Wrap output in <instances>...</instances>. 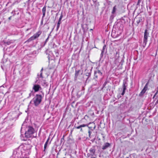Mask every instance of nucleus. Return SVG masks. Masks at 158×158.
Returning a JSON list of instances; mask_svg holds the SVG:
<instances>
[{"label":"nucleus","instance_id":"c85d7f7f","mask_svg":"<svg viewBox=\"0 0 158 158\" xmlns=\"http://www.w3.org/2000/svg\"><path fill=\"white\" fill-rule=\"evenodd\" d=\"M88 118V116L87 115H85L84 118Z\"/></svg>","mask_w":158,"mask_h":158},{"label":"nucleus","instance_id":"58836bf2","mask_svg":"<svg viewBox=\"0 0 158 158\" xmlns=\"http://www.w3.org/2000/svg\"><path fill=\"white\" fill-rule=\"evenodd\" d=\"M29 30V29H27V31H28Z\"/></svg>","mask_w":158,"mask_h":158},{"label":"nucleus","instance_id":"b1692460","mask_svg":"<svg viewBox=\"0 0 158 158\" xmlns=\"http://www.w3.org/2000/svg\"><path fill=\"white\" fill-rule=\"evenodd\" d=\"M60 22H59L58 21V23H57V27L58 28L60 26Z\"/></svg>","mask_w":158,"mask_h":158},{"label":"nucleus","instance_id":"f8f14e48","mask_svg":"<svg viewBox=\"0 0 158 158\" xmlns=\"http://www.w3.org/2000/svg\"><path fill=\"white\" fill-rule=\"evenodd\" d=\"M135 20L136 22L137 25H138L142 21V19L141 18H136L135 19Z\"/></svg>","mask_w":158,"mask_h":158},{"label":"nucleus","instance_id":"f704fd0d","mask_svg":"<svg viewBox=\"0 0 158 158\" xmlns=\"http://www.w3.org/2000/svg\"><path fill=\"white\" fill-rule=\"evenodd\" d=\"M91 123H94V122H90L89 123V124Z\"/></svg>","mask_w":158,"mask_h":158},{"label":"nucleus","instance_id":"c9c22d12","mask_svg":"<svg viewBox=\"0 0 158 158\" xmlns=\"http://www.w3.org/2000/svg\"><path fill=\"white\" fill-rule=\"evenodd\" d=\"M20 158H29L28 157H21Z\"/></svg>","mask_w":158,"mask_h":158},{"label":"nucleus","instance_id":"4468645a","mask_svg":"<svg viewBox=\"0 0 158 158\" xmlns=\"http://www.w3.org/2000/svg\"><path fill=\"white\" fill-rule=\"evenodd\" d=\"M80 71V70L76 71L75 76V80H77V77Z\"/></svg>","mask_w":158,"mask_h":158},{"label":"nucleus","instance_id":"aec40b11","mask_svg":"<svg viewBox=\"0 0 158 158\" xmlns=\"http://www.w3.org/2000/svg\"><path fill=\"white\" fill-rule=\"evenodd\" d=\"M106 48V45H104L103 47V49H102V51H103L104 52L105 49Z\"/></svg>","mask_w":158,"mask_h":158},{"label":"nucleus","instance_id":"37998d69","mask_svg":"<svg viewBox=\"0 0 158 158\" xmlns=\"http://www.w3.org/2000/svg\"><path fill=\"white\" fill-rule=\"evenodd\" d=\"M29 1H30V0H28Z\"/></svg>","mask_w":158,"mask_h":158},{"label":"nucleus","instance_id":"f03ea898","mask_svg":"<svg viewBox=\"0 0 158 158\" xmlns=\"http://www.w3.org/2000/svg\"><path fill=\"white\" fill-rule=\"evenodd\" d=\"M35 130L33 127L29 126L27 131L25 133V137L27 138L31 137L32 135L34 133Z\"/></svg>","mask_w":158,"mask_h":158},{"label":"nucleus","instance_id":"2f4dec72","mask_svg":"<svg viewBox=\"0 0 158 158\" xmlns=\"http://www.w3.org/2000/svg\"><path fill=\"white\" fill-rule=\"evenodd\" d=\"M80 131L81 132H82L83 131V130H82V129L81 128H80Z\"/></svg>","mask_w":158,"mask_h":158},{"label":"nucleus","instance_id":"0eeeda50","mask_svg":"<svg viewBox=\"0 0 158 158\" xmlns=\"http://www.w3.org/2000/svg\"><path fill=\"white\" fill-rule=\"evenodd\" d=\"M102 75V73L99 70H97L94 72V75L96 78H97L99 76H101Z\"/></svg>","mask_w":158,"mask_h":158},{"label":"nucleus","instance_id":"2eb2a0df","mask_svg":"<svg viewBox=\"0 0 158 158\" xmlns=\"http://www.w3.org/2000/svg\"><path fill=\"white\" fill-rule=\"evenodd\" d=\"M43 68H42V69L41 70V71H40L41 73L40 74V76H39L38 75L37 78H38V80L39 79V78H43V77L42 76V71L43 70Z\"/></svg>","mask_w":158,"mask_h":158},{"label":"nucleus","instance_id":"72a5a7b5","mask_svg":"<svg viewBox=\"0 0 158 158\" xmlns=\"http://www.w3.org/2000/svg\"><path fill=\"white\" fill-rule=\"evenodd\" d=\"M157 102H158V100H157L156 101V103H155V104H156V103H157Z\"/></svg>","mask_w":158,"mask_h":158},{"label":"nucleus","instance_id":"cd10ccee","mask_svg":"<svg viewBox=\"0 0 158 158\" xmlns=\"http://www.w3.org/2000/svg\"><path fill=\"white\" fill-rule=\"evenodd\" d=\"M88 133H89V136H90V135H91V132L90 131H88Z\"/></svg>","mask_w":158,"mask_h":158},{"label":"nucleus","instance_id":"4be33fe9","mask_svg":"<svg viewBox=\"0 0 158 158\" xmlns=\"http://www.w3.org/2000/svg\"><path fill=\"white\" fill-rule=\"evenodd\" d=\"M55 52L56 56H58L59 55V53H58V52L57 51H55Z\"/></svg>","mask_w":158,"mask_h":158},{"label":"nucleus","instance_id":"393cba45","mask_svg":"<svg viewBox=\"0 0 158 158\" xmlns=\"http://www.w3.org/2000/svg\"><path fill=\"white\" fill-rule=\"evenodd\" d=\"M75 128H76L77 129H80V128H81V126H77V127H75Z\"/></svg>","mask_w":158,"mask_h":158},{"label":"nucleus","instance_id":"a878e982","mask_svg":"<svg viewBox=\"0 0 158 158\" xmlns=\"http://www.w3.org/2000/svg\"><path fill=\"white\" fill-rule=\"evenodd\" d=\"M33 95V94L32 93V92H31L29 94V97H30L31 95Z\"/></svg>","mask_w":158,"mask_h":158},{"label":"nucleus","instance_id":"7c9ffc66","mask_svg":"<svg viewBox=\"0 0 158 158\" xmlns=\"http://www.w3.org/2000/svg\"><path fill=\"white\" fill-rule=\"evenodd\" d=\"M11 17H12L11 16L10 17L8 18V19H9V20H11Z\"/></svg>","mask_w":158,"mask_h":158},{"label":"nucleus","instance_id":"4c0bfd02","mask_svg":"<svg viewBox=\"0 0 158 158\" xmlns=\"http://www.w3.org/2000/svg\"><path fill=\"white\" fill-rule=\"evenodd\" d=\"M91 158H95V157H92Z\"/></svg>","mask_w":158,"mask_h":158},{"label":"nucleus","instance_id":"412c9836","mask_svg":"<svg viewBox=\"0 0 158 158\" xmlns=\"http://www.w3.org/2000/svg\"><path fill=\"white\" fill-rule=\"evenodd\" d=\"M62 17H63V16L62 15H61V16H60V17L59 19V22H61V20L62 19Z\"/></svg>","mask_w":158,"mask_h":158},{"label":"nucleus","instance_id":"5701e85b","mask_svg":"<svg viewBox=\"0 0 158 158\" xmlns=\"http://www.w3.org/2000/svg\"><path fill=\"white\" fill-rule=\"evenodd\" d=\"M104 52L103 51H102V52L100 55V57H102L103 56L104 54Z\"/></svg>","mask_w":158,"mask_h":158},{"label":"nucleus","instance_id":"dca6fc26","mask_svg":"<svg viewBox=\"0 0 158 158\" xmlns=\"http://www.w3.org/2000/svg\"><path fill=\"white\" fill-rule=\"evenodd\" d=\"M116 10L117 8H116V6H114V7L113 8V10L112 12V13L113 14H114L116 12Z\"/></svg>","mask_w":158,"mask_h":158},{"label":"nucleus","instance_id":"39448f33","mask_svg":"<svg viewBox=\"0 0 158 158\" xmlns=\"http://www.w3.org/2000/svg\"><path fill=\"white\" fill-rule=\"evenodd\" d=\"M32 89L35 92H37L39 90L41 89L40 86L38 84H35L33 85Z\"/></svg>","mask_w":158,"mask_h":158},{"label":"nucleus","instance_id":"a19ab883","mask_svg":"<svg viewBox=\"0 0 158 158\" xmlns=\"http://www.w3.org/2000/svg\"><path fill=\"white\" fill-rule=\"evenodd\" d=\"M156 55H157V52H156Z\"/></svg>","mask_w":158,"mask_h":158},{"label":"nucleus","instance_id":"f257e3e1","mask_svg":"<svg viewBox=\"0 0 158 158\" xmlns=\"http://www.w3.org/2000/svg\"><path fill=\"white\" fill-rule=\"evenodd\" d=\"M42 97L41 95L36 94L35 96L30 101V103L33 104L35 106H37L41 102Z\"/></svg>","mask_w":158,"mask_h":158},{"label":"nucleus","instance_id":"79ce46f5","mask_svg":"<svg viewBox=\"0 0 158 158\" xmlns=\"http://www.w3.org/2000/svg\"><path fill=\"white\" fill-rule=\"evenodd\" d=\"M1 22H0V24H1Z\"/></svg>","mask_w":158,"mask_h":158},{"label":"nucleus","instance_id":"f3484780","mask_svg":"<svg viewBox=\"0 0 158 158\" xmlns=\"http://www.w3.org/2000/svg\"><path fill=\"white\" fill-rule=\"evenodd\" d=\"M123 89H126L127 85H126V83L125 82H123Z\"/></svg>","mask_w":158,"mask_h":158},{"label":"nucleus","instance_id":"a211bd4d","mask_svg":"<svg viewBox=\"0 0 158 158\" xmlns=\"http://www.w3.org/2000/svg\"><path fill=\"white\" fill-rule=\"evenodd\" d=\"M81 128H82V127H84L86 126H88V125L87 124H83L80 125Z\"/></svg>","mask_w":158,"mask_h":158},{"label":"nucleus","instance_id":"20e7f679","mask_svg":"<svg viewBox=\"0 0 158 158\" xmlns=\"http://www.w3.org/2000/svg\"><path fill=\"white\" fill-rule=\"evenodd\" d=\"M149 33L147 30H145L144 34L143 44L144 46H146L147 42L148 37L149 36Z\"/></svg>","mask_w":158,"mask_h":158},{"label":"nucleus","instance_id":"423d86ee","mask_svg":"<svg viewBox=\"0 0 158 158\" xmlns=\"http://www.w3.org/2000/svg\"><path fill=\"white\" fill-rule=\"evenodd\" d=\"M90 154H88V156H89L90 155L93 156L95 154V149L94 148L92 147L89 150Z\"/></svg>","mask_w":158,"mask_h":158},{"label":"nucleus","instance_id":"9d476101","mask_svg":"<svg viewBox=\"0 0 158 158\" xmlns=\"http://www.w3.org/2000/svg\"><path fill=\"white\" fill-rule=\"evenodd\" d=\"M46 6H44V7H43V8L42 9V12H43V16L42 17V19H43L45 16L46 11Z\"/></svg>","mask_w":158,"mask_h":158},{"label":"nucleus","instance_id":"bb28decb","mask_svg":"<svg viewBox=\"0 0 158 158\" xmlns=\"http://www.w3.org/2000/svg\"><path fill=\"white\" fill-rule=\"evenodd\" d=\"M158 92V90H157L156 93L155 94V95L154 96V97H153V98H154L157 95V94Z\"/></svg>","mask_w":158,"mask_h":158},{"label":"nucleus","instance_id":"ddd939ff","mask_svg":"<svg viewBox=\"0 0 158 158\" xmlns=\"http://www.w3.org/2000/svg\"><path fill=\"white\" fill-rule=\"evenodd\" d=\"M49 139V138H48V139L47 140V141H46V143H45L44 144V151H45L47 145L48 143V142Z\"/></svg>","mask_w":158,"mask_h":158},{"label":"nucleus","instance_id":"473e14b6","mask_svg":"<svg viewBox=\"0 0 158 158\" xmlns=\"http://www.w3.org/2000/svg\"><path fill=\"white\" fill-rule=\"evenodd\" d=\"M141 0H138V3H140L141 2Z\"/></svg>","mask_w":158,"mask_h":158},{"label":"nucleus","instance_id":"ea45409f","mask_svg":"<svg viewBox=\"0 0 158 158\" xmlns=\"http://www.w3.org/2000/svg\"><path fill=\"white\" fill-rule=\"evenodd\" d=\"M95 125H94V128H95Z\"/></svg>","mask_w":158,"mask_h":158},{"label":"nucleus","instance_id":"7ed1b4c3","mask_svg":"<svg viewBox=\"0 0 158 158\" xmlns=\"http://www.w3.org/2000/svg\"><path fill=\"white\" fill-rule=\"evenodd\" d=\"M42 32L40 31H39L37 32L36 33L34 34V35L31 36L29 38L27 41V42H29L31 41L34 40L37 38H38L39 36L41 34Z\"/></svg>","mask_w":158,"mask_h":158},{"label":"nucleus","instance_id":"c756f323","mask_svg":"<svg viewBox=\"0 0 158 158\" xmlns=\"http://www.w3.org/2000/svg\"><path fill=\"white\" fill-rule=\"evenodd\" d=\"M48 38L46 39V40H45V43H46L47 42V41H48Z\"/></svg>","mask_w":158,"mask_h":158},{"label":"nucleus","instance_id":"6ab92c4d","mask_svg":"<svg viewBox=\"0 0 158 158\" xmlns=\"http://www.w3.org/2000/svg\"><path fill=\"white\" fill-rule=\"evenodd\" d=\"M126 89H123V91L122 93L121 94L122 95H123L125 93V92Z\"/></svg>","mask_w":158,"mask_h":158},{"label":"nucleus","instance_id":"e433bc0d","mask_svg":"<svg viewBox=\"0 0 158 158\" xmlns=\"http://www.w3.org/2000/svg\"><path fill=\"white\" fill-rule=\"evenodd\" d=\"M126 158H131V157H126Z\"/></svg>","mask_w":158,"mask_h":158},{"label":"nucleus","instance_id":"9b49d317","mask_svg":"<svg viewBox=\"0 0 158 158\" xmlns=\"http://www.w3.org/2000/svg\"><path fill=\"white\" fill-rule=\"evenodd\" d=\"M41 85L45 87L47 86H48V83L45 80H43L41 81Z\"/></svg>","mask_w":158,"mask_h":158},{"label":"nucleus","instance_id":"1a4fd4ad","mask_svg":"<svg viewBox=\"0 0 158 158\" xmlns=\"http://www.w3.org/2000/svg\"><path fill=\"white\" fill-rule=\"evenodd\" d=\"M110 146V144L108 143H106L104 144L102 147V149L103 150L106 149Z\"/></svg>","mask_w":158,"mask_h":158},{"label":"nucleus","instance_id":"6e6552de","mask_svg":"<svg viewBox=\"0 0 158 158\" xmlns=\"http://www.w3.org/2000/svg\"><path fill=\"white\" fill-rule=\"evenodd\" d=\"M147 89V84L145 86L143 89H142L141 92L139 94V96H142L145 92Z\"/></svg>","mask_w":158,"mask_h":158}]
</instances>
